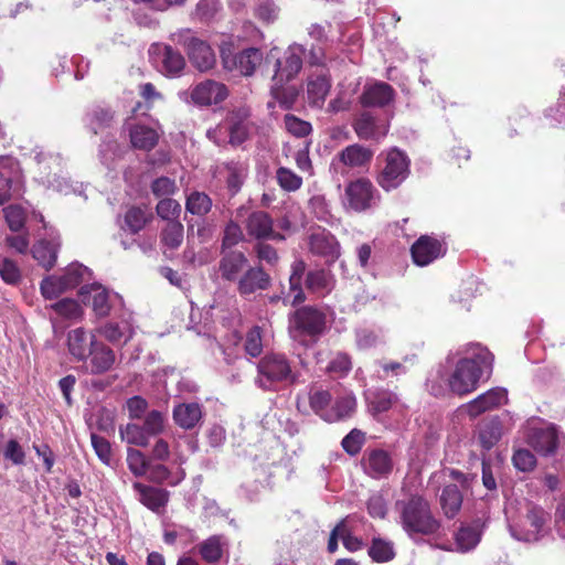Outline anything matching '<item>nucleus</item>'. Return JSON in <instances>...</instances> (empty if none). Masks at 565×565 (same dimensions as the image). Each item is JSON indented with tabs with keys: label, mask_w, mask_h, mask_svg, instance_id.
<instances>
[{
	"label": "nucleus",
	"mask_w": 565,
	"mask_h": 565,
	"mask_svg": "<svg viewBox=\"0 0 565 565\" xmlns=\"http://www.w3.org/2000/svg\"><path fill=\"white\" fill-rule=\"evenodd\" d=\"M395 509L402 529L409 536L435 535L441 527V522L434 514L430 502L423 494L413 493L405 499L397 500Z\"/></svg>",
	"instance_id": "f257e3e1"
},
{
	"label": "nucleus",
	"mask_w": 565,
	"mask_h": 565,
	"mask_svg": "<svg viewBox=\"0 0 565 565\" xmlns=\"http://www.w3.org/2000/svg\"><path fill=\"white\" fill-rule=\"evenodd\" d=\"M327 329V315L316 306H301L289 315L288 332L292 340L308 344L317 342Z\"/></svg>",
	"instance_id": "f03ea898"
},
{
	"label": "nucleus",
	"mask_w": 565,
	"mask_h": 565,
	"mask_svg": "<svg viewBox=\"0 0 565 565\" xmlns=\"http://www.w3.org/2000/svg\"><path fill=\"white\" fill-rule=\"evenodd\" d=\"M376 183L386 192L397 189L411 173V159L406 152L393 147L376 159Z\"/></svg>",
	"instance_id": "7ed1b4c3"
},
{
	"label": "nucleus",
	"mask_w": 565,
	"mask_h": 565,
	"mask_svg": "<svg viewBox=\"0 0 565 565\" xmlns=\"http://www.w3.org/2000/svg\"><path fill=\"white\" fill-rule=\"evenodd\" d=\"M298 373L292 371L288 358L280 353L264 355L257 363V377L255 383L264 391H275L278 385H295Z\"/></svg>",
	"instance_id": "20e7f679"
},
{
	"label": "nucleus",
	"mask_w": 565,
	"mask_h": 565,
	"mask_svg": "<svg viewBox=\"0 0 565 565\" xmlns=\"http://www.w3.org/2000/svg\"><path fill=\"white\" fill-rule=\"evenodd\" d=\"M482 375L480 361L463 358L459 360L449 377L450 391L457 395H466L473 392Z\"/></svg>",
	"instance_id": "39448f33"
},
{
	"label": "nucleus",
	"mask_w": 565,
	"mask_h": 565,
	"mask_svg": "<svg viewBox=\"0 0 565 565\" xmlns=\"http://www.w3.org/2000/svg\"><path fill=\"white\" fill-rule=\"evenodd\" d=\"M221 60L225 70L252 76L263 62V52L256 47H248L235 53L231 46H222Z\"/></svg>",
	"instance_id": "423d86ee"
},
{
	"label": "nucleus",
	"mask_w": 565,
	"mask_h": 565,
	"mask_svg": "<svg viewBox=\"0 0 565 565\" xmlns=\"http://www.w3.org/2000/svg\"><path fill=\"white\" fill-rule=\"evenodd\" d=\"M444 238L434 235H420L411 246V255L415 265L424 267L441 258L447 253Z\"/></svg>",
	"instance_id": "0eeeda50"
},
{
	"label": "nucleus",
	"mask_w": 565,
	"mask_h": 565,
	"mask_svg": "<svg viewBox=\"0 0 565 565\" xmlns=\"http://www.w3.org/2000/svg\"><path fill=\"white\" fill-rule=\"evenodd\" d=\"M180 43L186 51L190 62L200 72H206L215 65L212 47L203 40L190 35V30L180 34Z\"/></svg>",
	"instance_id": "6e6552de"
},
{
	"label": "nucleus",
	"mask_w": 565,
	"mask_h": 565,
	"mask_svg": "<svg viewBox=\"0 0 565 565\" xmlns=\"http://www.w3.org/2000/svg\"><path fill=\"white\" fill-rule=\"evenodd\" d=\"M332 79L327 67L310 72L306 81V97L310 107L322 109L331 90Z\"/></svg>",
	"instance_id": "1a4fd4ad"
},
{
	"label": "nucleus",
	"mask_w": 565,
	"mask_h": 565,
	"mask_svg": "<svg viewBox=\"0 0 565 565\" xmlns=\"http://www.w3.org/2000/svg\"><path fill=\"white\" fill-rule=\"evenodd\" d=\"M247 235L260 241H284L285 235L274 230V220L266 211H253L244 221Z\"/></svg>",
	"instance_id": "9d476101"
},
{
	"label": "nucleus",
	"mask_w": 565,
	"mask_h": 565,
	"mask_svg": "<svg viewBox=\"0 0 565 565\" xmlns=\"http://www.w3.org/2000/svg\"><path fill=\"white\" fill-rule=\"evenodd\" d=\"M361 466L365 475L372 479H386L393 472L394 461L392 455L381 448L366 449Z\"/></svg>",
	"instance_id": "9b49d317"
},
{
	"label": "nucleus",
	"mask_w": 565,
	"mask_h": 565,
	"mask_svg": "<svg viewBox=\"0 0 565 565\" xmlns=\"http://www.w3.org/2000/svg\"><path fill=\"white\" fill-rule=\"evenodd\" d=\"M248 265L249 260L242 250H220L217 271L224 281L236 284Z\"/></svg>",
	"instance_id": "f8f14e48"
},
{
	"label": "nucleus",
	"mask_w": 565,
	"mask_h": 565,
	"mask_svg": "<svg viewBox=\"0 0 565 565\" xmlns=\"http://www.w3.org/2000/svg\"><path fill=\"white\" fill-rule=\"evenodd\" d=\"M227 97L226 85L214 79L200 82L191 90V100L198 106L217 105Z\"/></svg>",
	"instance_id": "ddd939ff"
},
{
	"label": "nucleus",
	"mask_w": 565,
	"mask_h": 565,
	"mask_svg": "<svg viewBox=\"0 0 565 565\" xmlns=\"http://www.w3.org/2000/svg\"><path fill=\"white\" fill-rule=\"evenodd\" d=\"M271 278L263 266H250L244 270L236 281V289L243 297H247L257 291L266 290L270 287Z\"/></svg>",
	"instance_id": "4468645a"
},
{
	"label": "nucleus",
	"mask_w": 565,
	"mask_h": 565,
	"mask_svg": "<svg viewBox=\"0 0 565 565\" xmlns=\"http://www.w3.org/2000/svg\"><path fill=\"white\" fill-rule=\"evenodd\" d=\"M375 188L367 178H359L350 182L345 188V196L349 206L362 212L371 207Z\"/></svg>",
	"instance_id": "2eb2a0df"
},
{
	"label": "nucleus",
	"mask_w": 565,
	"mask_h": 565,
	"mask_svg": "<svg viewBox=\"0 0 565 565\" xmlns=\"http://www.w3.org/2000/svg\"><path fill=\"white\" fill-rule=\"evenodd\" d=\"M96 341V337L82 327L67 333L68 352L77 362L86 361L89 358Z\"/></svg>",
	"instance_id": "dca6fc26"
},
{
	"label": "nucleus",
	"mask_w": 565,
	"mask_h": 565,
	"mask_svg": "<svg viewBox=\"0 0 565 565\" xmlns=\"http://www.w3.org/2000/svg\"><path fill=\"white\" fill-rule=\"evenodd\" d=\"M309 249L312 254L334 262L340 256V244L329 231L319 230L309 236Z\"/></svg>",
	"instance_id": "f3484780"
},
{
	"label": "nucleus",
	"mask_w": 565,
	"mask_h": 565,
	"mask_svg": "<svg viewBox=\"0 0 565 565\" xmlns=\"http://www.w3.org/2000/svg\"><path fill=\"white\" fill-rule=\"evenodd\" d=\"M134 489L139 494V501L150 511L161 514L170 499V493L163 488H156L152 486L135 482Z\"/></svg>",
	"instance_id": "a211bd4d"
},
{
	"label": "nucleus",
	"mask_w": 565,
	"mask_h": 565,
	"mask_svg": "<svg viewBox=\"0 0 565 565\" xmlns=\"http://www.w3.org/2000/svg\"><path fill=\"white\" fill-rule=\"evenodd\" d=\"M529 444L543 456L554 455L558 448V431L554 425L532 428L529 435Z\"/></svg>",
	"instance_id": "6ab92c4d"
},
{
	"label": "nucleus",
	"mask_w": 565,
	"mask_h": 565,
	"mask_svg": "<svg viewBox=\"0 0 565 565\" xmlns=\"http://www.w3.org/2000/svg\"><path fill=\"white\" fill-rule=\"evenodd\" d=\"M507 401V391L500 387L491 388L467 404V413L471 418L500 407Z\"/></svg>",
	"instance_id": "aec40b11"
},
{
	"label": "nucleus",
	"mask_w": 565,
	"mask_h": 565,
	"mask_svg": "<svg viewBox=\"0 0 565 565\" xmlns=\"http://www.w3.org/2000/svg\"><path fill=\"white\" fill-rule=\"evenodd\" d=\"M356 136L362 140H380L387 134V127L377 124L376 117L369 111L361 113L352 122Z\"/></svg>",
	"instance_id": "412c9836"
},
{
	"label": "nucleus",
	"mask_w": 565,
	"mask_h": 565,
	"mask_svg": "<svg viewBox=\"0 0 565 565\" xmlns=\"http://www.w3.org/2000/svg\"><path fill=\"white\" fill-rule=\"evenodd\" d=\"M374 151L360 143L349 145L337 156L339 161L351 169L365 168L370 166Z\"/></svg>",
	"instance_id": "4be33fe9"
},
{
	"label": "nucleus",
	"mask_w": 565,
	"mask_h": 565,
	"mask_svg": "<svg viewBox=\"0 0 565 565\" xmlns=\"http://www.w3.org/2000/svg\"><path fill=\"white\" fill-rule=\"evenodd\" d=\"M152 221V214L146 205H129L122 214L120 228L131 235L141 232Z\"/></svg>",
	"instance_id": "5701e85b"
},
{
	"label": "nucleus",
	"mask_w": 565,
	"mask_h": 565,
	"mask_svg": "<svg viewBox=\"0 0 565 565\" xmlns=\"http://www.w3.org/2000/svg\"><path fill=\"white\" fill-rule=\"evenodd\" d=\"M395 96L394 88L384 82L365 87L360 96L363 107H385Z\"/></svg>",
	"instance_id": "b1692460"
},
{
	"label": "nucleus",
	"mask_w": 565,
	"mask_h": 565,
	"mask_svg": "<svg viewBox=\"0 0 565 565\" xmlns=\"http://www.w3.org/2000/svg\"><path fill=\"white\" fill-rule=\"evenodd\" d=\"M172 416L180 428L191 430L203 417L202 406L199 403H181L174 406Z\"/></svg>",
	"instance_id": "393cba45"
},
{
	"label": "nucleus",
	"mask_w": 565,
	"mask_h": 565,
	"mask_svg": "<svg viewBox=\"0 0 565 565\" xmlns=\"http://www.w3.org/2000/svg\"><path fill=\"white\" fill-rule=\"evenodd\" d=\"M546 519L547 513L542 508L532 503L527 504L526 514L522 520L524 530L522 539L529 542L536 541Z\"/></svg>",
	"instance_id": "a878e982"
},
{
	"label": "nucleus",
	"mask_w": 565,
	"mask_h": 565,
	"mask_svg": "<svg viewBox=\"0 0 565 565\" xmlns=\"http://www.w3.org/2000/svg\"><path fill=\"white\" fill-rule=\"evenodd\" d=\"M89 356L92 374H104L111 370L116 362L114 350L98 341H96Z\"/></svg>",
	"instance_id": "bb28decb"
},
{
	"label": "nucleus",
	"mask_w": 565,
	"mask_h": 565,
	"mask_svg": "<svg viewBox=\"0 0 565 565\" xmlns=\"http://www.w3.org/2000/svg\"><path fill=\"white\" fill-rule=\"evenodd\" d=\"M274 79L282 83L291 81L302 68L301 55L295 51H288L282 58L276 62Z\"/></svg>",
	"instance_id": "cd10ccee"
},
{
	"label": "nucleus",
	"mask_w": 565,
	"mask_h": 565,
	"mask_svg": "<svg viewBox=\"0 0 565 565\" xmlns=\"http://www.w3.org/2000/svg\"><path fill=\"white\" fill-rule=\"evenodd\" d=\"M462 501L463 495L456 484H446L443 488L439 503L447 519H454L460 512Z\"/></svg>",
	"instance_id": "c85d7f7f"
},
{
	"label": "nucleus",
	"mask_w": 565,
	"mask_h": 565,
	"mask_svg": "<svg viewBox=\"0 0 565 565\" xmlns=\"http://www.w3.org/2000/svg\"><path fill=\"white\" fill-rule=\"evenodd\" d=\"M226 545L222 535H212L198 544L196 548L204 562L216 564L222 559Z\"/></svg>",
	"instance_id": "c756f323"
},
{
	"label": "nucleus",
	"mask_w": 565,
	"mask_h": 565,
	"mask_svg": "<svg viewBox=\"0 0 565 565\" xmlns=\"http://www.w3.org/2000/svg\"><path fill=\"white\" fill-rule=\"evenodd\" d=\"M60 245L47 239L38 241L31 249L33 258L46 270L52 269L57 260Z\"/></svg>",
	"instance_id": "7c9ffc66"
},
{
	"label": "nucleus",
	"mask_w": 565,
	"mask_h": 565,
	"mask_svg": "<svg viewBox=\"0 0 565 565\" xmlns=\"http://www.w3.org/2000/svg\"><path fill=\"white\" fill-rule=\"evenodd\" d=\"M129 136L132 147L145 151L153 149L159 141L157 130L146 125H135L130 128Z\"/></svg>",
	"instance_id": "2f4dec72"
},
{
	"label": "nucleus",
	"mask_w": 565,
	"mask_h": 565,
	"mask_svg": "<svg viewBox=\"0 0 565 565\" xmlns=\"http://www.w3.org/2000/svg\"><path fill=\"white\" fill-rule=\"evenodd\" d=\"M307 265L302 259H297L291 265L289 277V289L292 294L291 306L296 307L306 301V295L302 289V279Z\"/></svg>",
	"instance_id": "473e14b6"
},
{
	"label": "nucleus",
	"mask_w": 565,
	"mask_h": 565,
	"mask_svg": "<svg viewBox=\"0 0 565 565\" xmlns=\"http://www.w3.org/2000/svg\"><path fill=\"white\" fill-rule=\"evenodd\" d=\"M356 409V399L354 396L345 395L338 397L330 407L328 415H326V422L335 423L352 417Z\"/></svg>",
	"instance_id": "72a5a7b5"
},
{
	"label": "nucleus",
	"mask_w": 565,
	"mask_h": 565,
	"mask_svg": "<svg viewBox=\"0 0 565 565\" xmlns=\"http://www.w3.org/2000/svg\"><path fill=\"white\" fill-rule=\"evenodd\" d=\"M502 436V424L498 417L483 420L479 426V441L482 448L491 449Z\"/></svg>",
	"instance_id": "f704fd0d"
},
{
	"label": "nucleus",
	"mask_w": 565,
	"mask_h": 565,
	"mask_svg": "<svg viewBox=\"0 0 565 565\" xmlns=\"http://www.w3.org/2000/svg\"><path fill=\"white\" fill-rule=\"evenodd\" d=\"M162 72L167 76L175 77L181 75L185 67V58L175 49L170 45H164L162 51Z\"/></svg>",
	"instance_id": "c9c22d12"
},
{
	"label": "nucleus",
	"mask_w": 565,
	"mask_h": 565,
	"mask_svg": "<svg viewBox=\"0 0 565 565\" xmlns=\"http://www.w3.org/2000/svg\"><path fill=\"white\" fill-rule=\"evenodd\" d=\"M184 227L180 221H170L160 232L161 244L169 249H178L183 242Z\"/></svg>",
	"instance_id": "e433bc0d"
},
{
	"label": "nucleus",
	"mask_w": 565,
	"mask_h": 565,
	"mask_svg": "<svg viewBox=\"0 0 565 565\" xmlns=\"http://www.w3.org/2000/svg\"><path fill=\"white\" fill-rule=\"evenodd\" d=\"M367 554L375 563H387L396 556L393 542L382 537L372 539Z\"/></svg>",
	"instance_id": "4c0bfd02"
},
{
	"label": "nucleus",
	"mask_w": 565,
	"mask_h": 565,
	"mask_svg": "<svg viewBox=\"0 0 565 565\" xmlns=\"http://www.w3.org/2000/svg\"><path fill=\"white\" fill-rule=\"evenodd\" d=\"M481 540V532L470 525H461L455 533V542L458 552L466 553L473 550Z\"/></svg>",
	"instance_id": "58836bf2"
},
{
	"label": "nucleus",
	"mask_w": 565,
	"mask_h": 565,
	"mask_svg": "<svg viewBox=\"0 0 565 565\" xmlns=\"http://www.w3.org/2000/svg\"><path fill=\"white\" fill-rule=\"evenodd\" d=\"M119 435L122 441L137 447H147L149 445V436L145 428L138 424L128 423L119 427Z\"/></svg>",
	"instance_id": "ea45409f"
},
{
	"label": "nucleus",
	"mask_w": 565,
	"mask_h": 565,
	"mask_svg": "<svg viewBox=\"0 0 565 565\" xmlns=\"http://www.w3.org/2000/svg\"><path fill=\"white\" fill-rule=\"evenodd\" d=\"M306 288L312 292L330 291L332 277L326 269L309 270L305 280Z\"/></svg>",
	"instance_id": "a19ab883"
},
{
	"label": "nucleus",
	"mask_w": 565,
	"mask_h": 565,
	"mask_svg": "<svg viewBox=\"0 0 565 565\" xmlns=\"http://www.w3.org/2000/svg\"><path fill=\"white\" fill-rule=\"evenodd\" d=\"M212 199L204 192L193 191L185 201V210L198 216L206 215L212 209Z\"/></svg>",
	"instance_id": "79ce46f5"
},
{
	"label": "nucleus",
	"mask_w": 565,
	"mask_h": 565,
	"mask_svg": "<svg viewBox=\"0 0 565 565\" xmlns=\"http://www.w3.org/2000/svg\"><path fill=\"white\" fill-rule=\"evenodd\" d=\"M151 462L150 457H147L141 450L128 448L127 450V465L130 472L135 477H143L149 470Z\"/></svg>",
	"instance_id": "37998d69"
},
{
	"label": "nucleus",
	"mask_w": 565,
	"mask_h": 565,
	"mask_svg": "<svg viewBox=\"0 0 565 565\" xmlns=\"http://www.w3.org/2000/svg\"><path fill=\"white\" fill-rule=\"evenodd\" d=\"M332 395L327 390H311L309 393V405L311 409L326 420V415L330 411L329 405L331 403Z\"/></svg>",
	"instance_id": "c03bdc74"
},
{
	"label": "nucleus",
	"mask_w": 565,
	"mask_h": 565,
	"mask_svg": "<svg viewBox=\"0 0 565 565\" xmlns=\"http://www.w3.org/2000/svg\"><path fill=\"white\" fill-rule=\"evenodd\" d=\"M90 303L93 311L99 318L107 317L110 313L109 294L102 286H92Z\"/></svg>",
	"instance_id": "a18cd8bd"
},
{
	"label": "nucleus",
	"mask_w": 565,
	"mask_h": 565,
	"mask_svg": "<svg viewBox=\"0 0 565 565\" xmlns=\"http://www.w3.org/2000/svg\"><path fill=\"white\" fill-rule=\"evenodd\" d=\"M244 241V234L238 223L230 221L223 231L220 250H234L233 247Z\"/></svg>",
	"instance_id": "49530a36"
},
{
	"label": "nucleus",
	"mask_w": 565,
	"mask_h": 565,
	"mask_svg": "<svg viewBox=\"0 0 565 565\" xmlns=\"http://www.w3.org/2000/svg\"><path fill=\"white\" fill-rule=\"evenodd\" d=\"M157 215L167 221H179L181 205L177 200L171 198L161 199L156 205Z\"/></svg>",
	"instance_id": "de8ad7c7"
},
{
	"label": "nucleus",
	"mask_w": 565,
	"mask_h": 565,
	"mask_svg": "<svg viewBox=\"0 0 565 565\" xmlns=\"http://www.w3.org/2000/svg\"><path fill=\"white\" fill-rule=\"evenodd\" d=\"M166 416L162 412L152 409L145 415L143 425L147 435L158 436L164 431Z\"/></svg>",
	"instance_id": "09e8293b"
},
{
	"label": "nucleus",
	"mask_w": 565,
	"mask_h": 565,
	"mask_svg": "<svg viewBox=\"0 0 565 565\" xmlns=\"http://www.w3.org/2000/svg\"><path fill=\"white\" fill-rule=\"evenodd\" d=\"M366 441L365 433L354 428L341 441L343 450L350 456H356Z\"/></svg>",
	"instance_id": "8fccbe9b"
},
{
	"label": "nucleus",
	"mask_w": 565,
	"mask_h": 565,
	"mask_svg": "<svg viewBox=\"0 0 565 565\" xmlns=\"http://www.w3.org/2000/svg\"><path fill=\"white\" fill-rule=\"evenodd\" d=\"M271 95L284 109H291L298 99V90L294 86H276Z\"/></svg>",
	"instance_id": "3c124183"
},
{
	"label": "nucleus",
	"mask_w": 565,
	"mask_h": 565,
	"mask_svg": "<svg viewBox=\"0 0 565 565\" xmlns=\"http://www.w3.org/2000/svg\"><path fill=\"white\" fill-rule=\"evenodd\" d=\"M92 447L98 459L106 466H110L113 449L108 439L96 433L90 434Z\"/></svg>",
	"instance_id": "603ef678"
},
{
	"label": "nucleus",
	"mask_w": 565,
	"mask_h": 565,
	"mask_svg": "<svg viewBox=\"0 0 565 565\" xmlns=\"http://www.w3.org/2000/svg\"><path fill=\"white\" fill-rule=\"evenodd\" d=\"M276 178L280 188L288 192L297 191L302 185L301 177L285 167H280L277 170Z\"/></svg>",
	"instance_id": "864d4df0"
},
{
	"label": "nucleus",
	"mask_w": 565,
	"mask_h": 565,
	"mask_svg": "<svg viewBox=\"0 0 565 565\" xmlns=\"http://www.w3.org/2000/svg\"><path fill=\"white\" fill-rule=\"evenodd\" d=\"M40 290L45 299H55L65 292V288L58 276L50 275L42 279Z\"/></svg>",
	"instance_id": "5fc2aeb1"
},
{
	"label": "nucleus",
	"mask_w": 565,
	"mask_h": 565,
	"mask_svg": "<svg viewBox=\"0 0 565 565\" xmlns=\"http://www.w3.org/2000/svg\"><path fill=\"white\" fill-rule=\"evenodd\" d=\"M284 122L288 132L297 138L307 137L312 131V126L309 121L302 120L291 114L285 115Z\"/></svg>",
	"instance_id": "6e6d98bb"
},
{
	"label": "nucleus",
	"mask_w": 565,
	"mask_h": 565,
	"mask_svg": "<svg viewBox=\"0 0 565 565\" xmlns=\"http://www.w3.org/2000/svg\"><path fill=\"white\" fill-rule=\"evenodd\" d=\"M4 218L12 232H19L24 227L25 213L20 205H9L3 209Z\"/></svg>",
	"instance_id": "4d7b16f0"
},
{
	"label": "nucleus",
	"mask_w": 565,
	"mask_h": 565,
	"mask_svg": "<svg viewBox=\"0 0 565 565\" xmlns=\"http://www.w3.org/2000/svg\"><path fill=\"white\" fill-rule=\"evenodd\" d=\"M352 369L351 356L348 353L339 352L327 366V371L339 377L345 376Z\"/></svg>",
	"instance_id": "13d9d810"
},
{
	"label": "nucleus",
	"mask_w": 565,
	"mask_h": 565,
	"mask_svg": "<svg viewBox=\"0 0 565 565\" xmlns=\"http://www.w3.org/2000/svg\"><path fill=\"white\" fill-rule=\"evenodd\" d=\"M244 349L252 358L260 355L263 351V340L262 329L258 326H255L247 331Z\"/></svg>",
	"instance_id": "bf43d9fd"
},
{
	"label": "nucleus",
	"mask_w": 565,
	"mask_h": 565,
	"mask_svg": "<svg viewBox=\"0 0 565 565\" xmlns=\"http://www.w3.org/2000/svg\"><path fill=\"white\" fill-rule=\"evenodd\" d=\"M151 192L156 198H169L178 191V185L173 179L159 177L151 182Z\"/></svg>",
	"instance_id": "052dcab7"
},
{
	"label": "nucleus",
	"mask_w": 565,
	"mask_h": 565,
	"mask_svg": "<svg viewBox=\"0 0 565 565\" xmlns=\"http://www.w3.org/2000/svg\"><path fill=\"white\" fill-rule=\"evenodd\" d=\"M52 309L63 318L75 319L81 316L82 309L74 299L64 298L53 303Z\"/></svg>",
	"instance_id": "680f3d73"
},
{
	"label": "nucleus",
	"mask_w": 565,
	"mask_h": 565,
	"mask_svg": "<svg viewBox=\"0 0 565 565\" xmlns=\"http://www.w3.org/2000/svg\"><path fill=\"white\" fill-rule=\"evenodd\" d=\"M0 277L9 285H18L22 278L20 268L10 258H3L0 265Z\"/></svg>",
	"instance_id": "e2e57ef3"
},
{
	"label": "nucleus",
	"mask_w": 565,
	"mask_h": 565,
	"mask_svg": "<svg viewBox=\"0 0 565 565\" xmlns=\"http://www.w3.org/2000/svg\"><path fill=\"white\" fill-rule=\"evenodd\" d=\"M514 467L520 471H531L536 466V458L529 449H518L512 457Z\"/></svg>",
	"instance_id": "0e129e2a"
},
{
	"label": "nucleus",
	"mask_w": 565,
	"mask_h": 565,
	"mask_svg": "<svg viewBox=\"0 0 565 565\" xmlns=\"http://www.w3.org/2000/svg\"><path fill=\"white\" fill-rule=\"evenodd\" d=\"M65 290H71L79 286L83 281V269L79 265H71L58 276Z\"/></svg>",
	"instance_id": "69168bd1"
},
{
	"label": "nucleus",
	"mask_w": 565,
	"mask_h": 565,
	"mask_svg": "<svg viewBox=\"0 0 565 565\" xmlns=\"http://www.w3.org/2000/svg\"><path fill=\"white\" fill-rule=\"evenodd\" d=\"M310 212L319 220L328 222L331 213L326 198L321 194L313 195L308 203Z\"/></svg>",
	"instance_id": "338daca9"
},
{
	"label": "nucleus",
	"mask_w": 565,
	"mask_h": 565,
	"mask_svg": "<svg viewBox=\"0 0 565 565\" xmlns=\"http://www.w3.org/2000/svg\"><path fill=\"white\" fill-rule=\"evenodd\" d=\"M396 401L397 396L394 393L381 391L374 394L371 406L375 413H384L391 409Z\"/></svg>",
	"instance_id": "774afa93"
}]
</instances>
